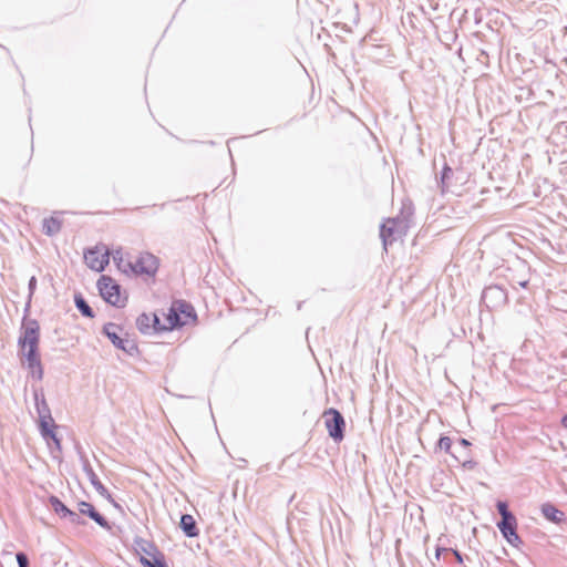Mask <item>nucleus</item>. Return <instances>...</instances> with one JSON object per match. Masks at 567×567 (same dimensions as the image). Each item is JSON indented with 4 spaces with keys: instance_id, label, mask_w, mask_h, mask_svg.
<instances>
[{
    "instance_id": "obj_1",
    "label": "nucleus",
    "mask_w": 567,
    "mask_h": 567,
    "mask_svg": "<svg viewBox=\"0 0 567 567\" xmlns=\"http://www.w3.org/2000/svg\"><path fill=\"white\" fill-rule=\"evenodd\" d=\"M40 324L38 320L29 317V312L23 311V318L18 338L19 352L22 355L39 352Z\"/></svg>"
},
{
    "instance_id": "obj_2",
    "label": "nucleus",
    "mask_w": 567,
    "mask_h": 567,
    "mask_svg": "<svg viewBox=\"0 0 567 567\" xmlns=\"http://www.w3.org/2000/svg\"><path fill=\"white\" fill-rule=\"evenodd\" d=\"M411 208L406 215L390 218L385 224L380 226V237L382 239L384 250L392 245L398 238L405 236L410 227Z\"/></svg>"
},
{
    "instance_id": "obj_3",
    "label": "nucleus",
    "mask_w": 567,
    "mask_h": 567,
    "mask_svg": "<svg viewBox=\"0 0 567 567\" xmlns=\"http://www.w3.org/2000/svg\"><path fill=\"white\" fill-rule=\"evenodd\" d=\"M123 331L122 326L107 322L102 328V333L111 341V343L118 350L125 352L130 357H137L140 354V349L135 340L130 339L128 334L125 333V337H121V332Z\"/></svg>"
},
{
    "instance_id": "obj_4",
    "label": "nucleus",
    "mask_w": 567,
    "mask_h": 567,
    "mask_svg": "<svg viewBox=\"0 0 567 567\" xmlns=\"http://www.w3.org/2000/svg\"><path fill=\"white\" fill-rule=\"evenodd\" d=\"M100 296L105 302L116 308L126 306L127 297H122L121 286L111 277L102 275L96 282Z\"/></svg>"
},
{
    "instance_id": "obj_5",
    "label": "nucleus",
    "mask_w": 567,
    "mask_h": 567,
    "mask_svg": "<svg viewBox=\"0 0 567 567\" xmlns=\"http://www.w3.org/2000/svg\"><path fill=\"white\" fill-rule=\"evenodd\" d=\"M481 302L489 311L501 309L508 302V292L499 285L487 286L482 292Z\"/></svg>"
},
{
    "instance_id": "obj_6",
    "label": "nucleus",
    "mask_w": 567,
    "mask_h": 567,
    "mask_svg": "<svg viewBox=\"0 0 567 567\" xmlns=\"http://www.w3.org/2000/svg\"><path fill=\"white\" fill-rule=\"evenodd\" d=\"M324 424L329 436L337 443L344 439L346 421L342 413L334 409L329 408L323 413Z\"/></svg>"
},
{
    "instance_id": "obj_7",
    "label": "nucleus",
    "mask_w": 567,
    "mask_h": 567,
    "mask_svg": "<svg viewBox=\"0 0 567 567\" xmlns=\"http://www.w3.org/2000/svg\"><path fill=\"white\" fill-rule=\"evenodd\" d=\"M33 398L35 402V410L39 416V431H48V427H56L54 420L51 414V410L47 403V400L44 398V393L42 389H34L33 390Z\"/></svg>"
},
{
    "instance_id": "obj_8",
    "label": "nucleus",
    "mask_w": 567,
    "mask_h": 567,
    "mask_svg": "<svg viewBox=\"0 0 567 567\" xmlns=\"http://www.w3.org/2000/svg\"><path fill=\"white\" fill-rule=\"evenodd\" d=\"M159 261L156 256L151 252H143L134 262H128L130 269L135 275H146L153 277L158 270Z\"/></svg>"
},
{
    "instance_id": "obj_9",
    "label": "nucleus",
    "mask_w": 567,
    "mask_h": 567,
    "mask_svg": "<svg viewBox=\"0 0 567 567\" xmlns=\"http://www.w3.org/2000/svg\"><path fill=\"white\" fill-rule=\"evenodd\" d=\"M76 452H78V455H79V458H80V462L82 464V470L83 472L85 473V475L87 476L90 483L92 484V486L96 489V492L112 501V503L114 504V506L117 507V504L112 499L111 497V494L109 493L107 488L102 484V482L99 480L97 475L95 474L94 470L92 468L85 453L83 452L82 447L81 446H76Z\"/></svg>"
},
{
    "instance_id": "obj_10",
    "label": "nucleus",
    "mask_w": 567,
    "mask_h": 567,
    "mask_svg": "<svg viewBox=\"0 0 567 567\" xmlns=\"http://www.w3.org/2000/svg\"><path fill=\"white\" fill-rule=\"evenodd\" d=\"M84 260L89 268L102 272L110 262V254L106 249L102 251L97 247H93L84 254Z\"/></svg>"
},
{
    "instance_id": "obj_11",
    "label": "nucleus",
    "mask_w": 567,
    "mask_h": 567,
    "mask_svg": "<svg viewBox=\"0 0 567 567\" xmlns=\"http://www.w3.org/2000/svg\"><path fill=\"white\" fill-rule=\"evenodd\" d=\"M496 526L499 529L502 536L513 547H518L523 543L522 538L517 534V519H516V517L508 518V519H499L496 523Z\"/></svg>"
},
{
    "instance_id": "obj_12",
    "label": "nucleus",
    "mask_w": 567,
    "mask_h": 567,
    "mask_svg": "<svg viewBox=\"0 0 567 567\" xmlns=\"http://www.w3.org/2000/svg\"><path fill=\"white\" fill-rule=\"evenodd\" d=\"M78 508L80 514L89 516L102 528L107 530L111 529L109 520L102 514H100L91 503L81 501L78 503Z\"/></svg>"
},
{
    "instance_id": "obj_13",
    "label": "nucleus",
    "mask_w": 567,
    "mask_h": 567,
    "mask_svg": "<svg viewBox=\"0 0 567 567\" xmlns=\"http://www.w3.org/2000/svg\"><path fill=\"white\" fill-rule=\"evenodd\" d=\"M25 359L27 368L31 372V377L38 381L43 379V367L40 360V353L22 355Z\"/></svg>"
},
{
    "instance_id": "obj_14",
    "label": "nucleus",
    "mask_w": 567,
    "mask_h": 567,
    "mask_svg": "<svg viewBox=\"0 0 567 567\" xmlns=\"http://www.w3.org/2000/svg\"><path fill=\"white\" fill-rule=\"evenodd\" d=\"M166 319L168 321V331L174 329L182 328L186 324L185 318H182L179 311L177 310V300H174L168 309L166 315Z\"/></svg>"
},
{
    "instance_id": "obj_15",
    "label": "nucleus",
    "mask_w": 567,
    "mask_h": 567,
    "mask_svg": "<svg viewBox=\"0 0 567 567\" xmlns=\"http://www.w3.org/2000/svg\"><path fill=\"white\" fill-rule=\"evenodd\" d=\"M179 527L184 535L188 538H194L199 535V529L197 528L196 520L190 514H182Z\"/></svg>"
},
{
    "instance_id": "obj_16",
    "label": "nucleus",
    "mask_w": 567,
    "mask_h": 567,
    "mask_svg": "<svg viewBox=\"0 0 567 567\" xmlns=\"http://www.w3.org/2000/svg\"><path fill=\"white\" fill-rule=\"evenodd\" d=\"M133 548L136 551V554L141 556H152L156 550H158V547L147 539H144L142 537H135L133 542Z\"/></svg>"
},
{
    "instance_id": "obj_17",
    "label": "nucleus",
    "mask_w": 567,
    "mask_h": 567,
    "mask_svg": "<svg viewBox=\"0 0 567 567\" xmlns=\"http://www.w3.org/2000/svg\"><path fill=\"white\" fill-rule=\"evenodd\" d=\"M540 511L543 516L551 523L559 524L565 520V513L550 503L543 504Z\"/></svg>"
},
{
    "instance_id": "obj_18",
    "label": "nucleus",
    "mask_w": 567,
    "mask_h": 567,
    "mask_svg": "<svg viewBox=\"0 0 567 567\" xmlns=\"http://www.w3.org/2000/svg\"><path fill=\"white\" fill-rule=\"evenodd\" d=\"M140 563L143 567H168L164 554L158 549L151 558L141 556Z\"/></svg>"
},
{
    "instance_id": "obj_19",
    "label": "nucleus",
    "mask_w": 567,
    "mask_h": 567,
    "mask_svg": "<svg viewBox=\"0 0 567 567\" xmlns=\"http://www.w3.org/2000/svg\"><path fill=\"white\" fill-rule=\"evenodd\" d=\"M177 310L179 311L181 317L185 318L186 324L190 321L197 320V313L195 311V308L188 301L178 299L177 300Z\"/></svg>"
},
{
    "instance_id": "obj_20",
    "label": "nucleus",
    "mask_w": 567,
    "mask_h": 567,
    "mask_svg": "<svg viewBox=\"0 0 567 567\" xmlns=\"http://www.w3.org/2000/svg\"><path fill=\"white\" fill-rule=\"evenodd\" d=\"M453 169L447 163H444L440 176L436 178L437 186L441 189V193L444 194L451 184V179L453 177Z\"/></svg>"
},
{
    "instance_id": "obj_21",
    "label": "nucleus",
    "mask_w": 567,
    "mask_h": 567,
    "mask_svg": "<svg viewBox=\"0 0 567 567\" xmlns=\"http://www.w3.org/2000/svg\"><path fill=\"white\" fill-rule=\"evenodd\" d=\"M62 227V221L59 218L53 216L49 218H44L42 223V231L47 236H54L60 233Z\"/></svg>"
},
{
    "instance_id": "obj_22",
    "label": "nucleus",
    "mask_w": 567,
    "mask_h": 567,
    "mask_svg": "<svg viewBox=\"0 0 567 567\" xmlns=\"http://www.w3.org/2000/svg\"><path fill=\"white\" fill-rule=\"evenodd\" d=\"M74 305L78 311L85 318H94L95 313L93 309L90 307L85 298L82 293L78 292L74 295Z\"/></svg>"
},
{
    "instance_id": "obj_23",
    "label": "nucleus",
    "mask_w": 567,
    "mask_h": 567,
    "mask_svg": "<svg viewBox=\"0 0 567 567\" xmlns=\"http://www.w3.org/2000/svg\"><path fill=\"white\" fill-rule=\"evenodd\" d=\"M136 327L142 334H152L151 316L146 312L141 313L136 319Z\"/></svg>"
},
{
    "instance_id": "obj_24",
    "label": "nucleus",
    "mask_w": 567,
    "mask_h": 567,
    "mask_svg": "<svg viewBox=\"0 0 567 567\" xmlns=\"http://www.w3.org/2000/svg\"><path fill=\"white\" fill-rule=\"evenodd\" d=\"M49 503L52 509L61 517L64 518L65 514L69 513V507L63 504V502L55 495L49 496Z\"/></svg>"
},
{
    "instance_id": "obj_25",
    "label": "nucleus",
    "mask_w": 567,
    "mask_h": 567,
    "mask_svg": "<svg viewBox=\"0 0 567 567\" xmlns=\"http://www.w3.org/2000/svg\"><path fill=\"white\" fill-rule=\"evenodd\" d=\"M48 431H49V433L44 430L40 431L41 436L48 442L52 441L55 449L59 452H61L62 451L61 440H60V437H58V435L55 433V427H53V426L48 427Z\"/></svg>"
},
{
    "instance_id": "obj_26",
    "label": "nucleus",
    "mask_w": 567,
    "mask_h": 567,
    "mask_svg": "<svg viewBox=\"0 0 567 567\" xmlns=\"http://www.w3.org/2000/svg\"><path fill=\"white\" fill-rule=\"evenodd\" d=\"M35 289H37V278H35V276H32L28 282L29 295H28V300L24 306V312H30L31 300H32V296H33Z\"/></svg>"
},
{
    "instance_id": "obj_27",
    "label": "nucleus",
    "mask_w": 567,
    "mask_h": 567,
    "mask_svg": "<svg viewBox=\"0 0 567 567\" xmlns=\"http://www.w3.org/2000/svg\"><path fill=\"white\" fill-rule=\"evenodd\" d=\"M496 509L498 514L501 515V519H508L516 517L508 508V504L504 501H498L496 503Z\"/></svg>"
},
{
    "instance_id": "obj_28",
    "label": "nucleus",
    "mask_w": 567,
    "mask_h": 567,
    "mask_svg": "<svg viewBox=\"0 0 567 567\" xmlns=\"http://www.w3.org/2000/svg\"><path fill=\"white\" fill-rule=\"evenodd\" d=\"M151 324H152V332L153 333H159L164 331H168L167 326H164L161 323V319L156 313H153L151 316Z\"/></svg>"
},
{
    "instance_id": "obj_29",
    "label": "nucleus",
    "mask_w": 567,
    "mask_h": 567,
    "mask_svg": "<svg viewBox=\"0 0 567 567\" xmlns=\"http://www.w3.org/2000/svg\"><path fill=\"white\" fill-rule=\"evenodd\" d=\"M437 447L446 453H451L452 440L446 435H441L437 441Z\"/></svg>"
},
{
    "instance_id": "obj_30",
    "label": "nucleus",
    "mask_w": 567,
    "mask_h": 567,
    "mask_svg": "<svg viewBox=\"0 0 567 567\" xmlns=\"http://www.w3.org/2000/svg\"><path fill=\"white\" fill-rule=\"evenodd\" d=\"M64 518H68L70 520V523L74 524V525H83L85 522L84 519L75 512L69 509V513L65 514V517Z\"/></svg>"
},
{
    "instance_id": "obj_31",
    "label": "nucleus",
    "mask_w": 567,
    "mask_h": 567,
    "mask_svg": "<svg viewBox=\"0 0 567 567\" xmlns=\"http://www.w3.org/2000/svg\"><path fill=\"white\" fill-rule=\"evenodd\" d=\"M16 559L19 567H29V558L28 555L23 551H18L16 554Z\"/></svg>"
},
{
    "instance_id": "obj_32",
    "label": "nucleus",
    "mask_w": 567,
    "mask_h": 567,
    "mask_svg": "<svg viewBox=\"0 0 567 567\" xmlns=\"http://www.w3.org/2000/svg\"><path fill=\"white\" fill-rule=\"evenodd\" d=\"M449 551L455 556V559L458 564H463V555L457 549L449 548Z\"/></svg>"
},
{
    "instance_id": "obj_33",
    "label": "nucleus",
    "mask_w": 567,
    "mask_h": 567,
    "mask_svg": "<svg viewBox=\"0 0 567 567\" xmlns=\"http://www.w3.org/2000/svg\"><path fill=\"white\" fill-rule=\"evenodd\" d=\"M476 464H477V463H476L475 461H473V460H467V461L463 462L462 466H463L464 468H467V470H473V468L476 466Z\"/></svg>"
},
{
    "instance_id": "obj_34",
    "label": "nucleus",
    "mask_w": 567,
    "mask_h": 567,
    "mask_svg": "<svg viewBox=\"0 0 567 567\" xmlns=\"http://www.w3.org/2000/svg\"><path fill=\"white\" fill-rule=\"evenodd\" d=\"M442 551H449V548L445 547H437L435 550V558L440 560Z\"/></svg>"
},
{
    "instance_id": "obj_35",
    "label": "nucleus",
    "mask_w": 567,
    "mask_h": 567,
    "mask_svg": "<svg viewBox=\"0 0 567 567\" xmlns=\"http://www.w3.org/2000/svg\"><path fill=\"white\" fill-rule=\"evenodd\" d=\"M458 443L464 447H468L471 445V443L466 439H463V437L458 440Z\"/></svg>"
},
{
    "instance_id": "obj_36",
    "label": "nucleus",
    "mask_w": 567,
    "mask_h": 567,
    "mask_svg": "<svg viewBox=\"0 0 567 567\" xmlns=\"http://www.w3.org/2000/svg\"><path fill=\"white\" fill-rule=\"evenodd\" d=\"M113 258H114V261H122V255H121V251H120V250H117V251L114 254Z\"/></svg>"
},
{
    "instance_id": "obj_37",
    "label": "nucleus",
    "mask_w": 567,
    "mask_h": 567,
    "mask_svg": "<svg viewBox=\"0 0 567 567\" xmlns=\"http://www.w3.org/2000/svg\"><path fill=\"white\" fill-rule=\"evenodd\" d=\"M528 282H529V281H528L527 279H525V280H520V281H518V282H517V285H518L519 287H522V288H527Z\"/></svg>"
},
{
    "instance_id": "obj_38",
    "label": "nucleus",
    "mask_w": 567,
    "mask_h": 567,
    "mask_svg": "<svg viewBox=\"0 0 567 567\" xmlns=\"http://www.w3.org/2000/svg\"><path fill=\"white\" fill-rule=\"evenodd\" d=\"M561 425L567 429V413L561 417Z\"/></svg>"
}]
</instances>
